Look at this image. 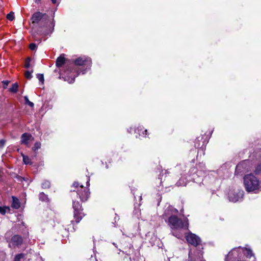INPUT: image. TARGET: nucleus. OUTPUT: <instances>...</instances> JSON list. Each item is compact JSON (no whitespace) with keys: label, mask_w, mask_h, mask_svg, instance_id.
Listing matches in <instances>:
<instances>
[{"label":"nucleus","mask_w":261,"mask_h":261,"mask_svg":"<svg viewBox=\"0 0 261 261\" xmlns=\"http://www.w3.org/2000/svg\"><path fill=\"white\" fill-rule=\"evenodd\" d=\"M74 67L72 66L65 67L63 78L69 84L73 83L74 79L81 73L85 74L90 70L92 65V61L90 58L87 56H81L73 60Z\"/></svg>","instance_id":"obj_1"},{"label":"nucleus","mask_w":261,"mask_h":261,"mask_svg":"<svg viewBox=\"0 0 261 261\" xmlns=\"http://www.w3.org/2000/svg\"><path fill=\"white\" fill-rule=\"evenodd\" d=\"M244 184L246 190L248 192L257 193L261 188V182L252 173L244 177Z\"/></svg>","instance_id":"obj_2"},{"label":"nucleus","mask_w":261,"mask_h":261,"mask_svg":"<svg viewBox=\"0 0 261 261\" xmlns=\"http://www.w3.org/2000/svg\"><path fill=\"white\" fill-rule=\"evenodd\" d=\"M168 223L172 229L187 230L189 227L188 220L187 218L181 219L177 217L176 215H171L169 217Z\"/></svg>","instance_id":"obj_3"},{"label":"nucleus","mask_w":261,"mask_h":261,"mask_svg":"<svg viewBox=\"0 0 261 261\" xmlns=\"http://www.w3.org/2000/svg\"><path fill=\"white\" fill-rule=\"evenodd\" d=\"M79 186V184L77 182H74L73 184V188L76 189V191L74 189L71 190L73 192L72 195L76 194L81 201H86L88 198L89 192L83 185L80 187Z\"/></svg>","instance_id":"obj_4"},{"label":"nucleus","mask_w":261,"mask_h":261,"mask_svg":"<svg viewBox=\"0 0 261 261\" xmlns=\"http://www.w3.org/2000/svg\"><path fill=\"white\" fill-rule=\"evenodd\" d=\"M244 191L239 188L230 190L228 193V199L230 201L236 202L242 200Z\"/></svg>","instance_id":"obj_5"},{"label":"nucleus","mask_w":261,"mask_h":261,"mask_svg":"<svg viewBox=\"0 0 261 261\" xmlns=\"http://www.w3.org/2000/svg\"><path fill=\"white\" fill-rule=\"evenodd\" d=\"M73 208L74 210V218L76 223H79L85 216L83 209L79 201L73 200Z\"/></svg>","instance_id":"obj_6"},{"label":"nucleus","mask_w":261,"mask_h":261,"mask_svg":"<svg viewBox=\"0 0 261 261\" xmlns=\"http://www.w3.org/2000/svg\"><path fill=\"white\" fill-rule=\"evenodd\" d=\"M186 238L188 243L194 246L199 245L201 243V239L195 234L189 232L186 235Z\"/></svg>","instance_id":"obj_7"},{"label":"nucleus","mask_w":261,"mask_h":261,"mask_svg":"<svg viewBox=\"0 0 261 261\" xmlns=\"http://www.w3.org/2000/svg\"><path fill=\"white\" fill-rule=\"evenodd\" d=\"M240 247L233 249L227 255L225 261H233L239 256Z\"/></svg>","instance_id":"obj_8"},{"label":"nucleus","mask_w":261,"mask_h":261,"mask_svg":"<svg viewBox=\"0 0 261 261\" xmlns=\"http://www.w3.org/2000/svg\"><path fill=\"white\" fill-rule=\"evenodd\" d=\"M23 242V239L22 237L19 235H14L11 238V241L9 244L10 247H15V246H19L22 244Z\"/></svg>","instance_id":"obj_9"},{"label":"nucleus","mask_w":261,"mask_h":261,"mask_svg":"<svg viewBox=\"0 0 261 261\" xmlns=\"http://www.w3.org/2000/svg\"><path fill=\"white\" fill-rule=\"evenodd\" d=\"M178 213V210L171 205L168 206V207L165 210L164 213L163 215L164 217H166L169 218L171 215H175ZM166 220V218H164Z\"/></svg>","instance_id":"obj_10"},{"label":"nucleus","mask_w":261,"mask_h":261,"mask_svg":"<svg viewBox=\"0 0 261 261\" xmlns=\"http://www.w3.org/2000/svg\"><path fill=\"white\" fill-rule=\"evenodd\" d=\"M45 15V14H43L40 12H37L35 13L32 17V20L33 23H38L39 22V21Z\"/></svg>","instance_id":"obj_11"},{"label":"nucleus","mask_w":261,"mask_h":261,"mask_svg":"<svg viewBox=\"0 0 261 261\" xmlns=\"http://www.w3.org/2000/svg\"><path fill=\"white\" fill-rule=\"evenodd\" d=\"M32 137V135L28 133H25L23 134L21 137V144L28 145L29 144V141Z\"/></svg>","instance_id":"obj_12"},{"label":"nucleus","mask_w":261,"mask_h":261,"mask_svg":"<svg viewBox=\"0 0 261 261\" xmlns=\"http://www.w3.org/2000/svg\"><path fill=\"white\" fill-rule=\"evenodd\" d=\"M241 249L243 250V251L244 252L245 255L247 258L250 259L252 258V259L251 261H255L254 254L253 253L252 251L250 249L247 248Z\"/></svg>","instance_id":"obj_13"},{"label":"nucleus","mask_w":261,"mask_h":261,"mask_svg":"<svg viewBox=\"0 0 261 261\" xmlns=\"http://www.w3.org/2000/svg\"><path fill=\"white\" fill-rule=\"evenodd\" d=\"M136 133L139 135V136L144 137L147 135V129H144L142 126H139L137 129L135 130Z\"/></svg>","instance_id":"obj_14"},{"label":"nucleus","mask_w":261,"mask_h":261,"mask_svg":"<svg viewBox=\"0 0 261 261\" xmlns=\"http://www.w3.org/2000/svg\"><path fill=\"white\" fill-rule=\"evenodd\" d=\"M11 206L14 208H19L20 206L19 199L14 196H12V203Z\"/></svg>","instance_id":"obj_15"},{"label":"nucleus","mask_w":261,"mask_h":261,"mask_svg":"<svg viewBox=\"0 0 261 261\" xmlns=\"http://www.w3.org/2000/svg\"><path fill=\"white\" fill-rule=\"evenodd\" d=\"M65 59L64 57L60 56L56 61V65L58 67H62L65 63Z\"/></svg>","instance_id":"obj_16"},{"label":"nucleus","mask_w":261,"mask_h":261,"mask_svg":"<svg viewBox=\"0 0 261 261\" xmlns=\"http://www.w3.org/2000/svg\"><path fill=\"white\" fill-rule=\"evenodd\" d=\"M39 198L40 200L42 201H48V199L47 195L45 194L44 193L41 192L39 195Z\"/></svg>","instance_id":"obj_17"},{"label":"nucleus","mask_w":261,"mask_h":261,"mask_svg":"<svg viewBox=\"0 0 261 261\" xmlns=\"http://www.w3.org/2000/svg\"><path fill=\"white\" fill-rule=\"evenodd\" d=\"M18 85L17 83L13 84L10 88L9 91L12 93H16L18 91Z\"/></svg>","instance_id":"obj_18"},{"label":"nucleus","mask_w":261,"mask_h":261,"mask_svg":"<svg viewBox=\"0 0 261 261\" xmlns=\"http://www.w3.org/2000/svg\"><path fill=\"white\" fill-rule=\"evenodd\" d=\"M24 257V254L23 253H20L17 254L14 258V261H23Z\"/></svg>","instance_id":"obj_19"},{"label":"nucleus","mask_w":261,"mask_h":261,"mask_svg":"<svg viewBox=\"0 0 261 261\" xmlns=\"http://www.w3.org/2000/svg\"><path fill=\"white\" fill-rule=\"evenodd\" d=\"M50 183L49 181L47 180H45L41 184V186L43 189H48L50 187Z\"/></svg>","instance_id":"obj_20"},{"label":"nucleus","mask_w":261,"mask_h":261,"mask_svg":"<svg viewBox=\"0 0 261 261\" xmlns=\"http://www.w3.org/2000/svg\"><path fill=\"white\" fill-rule=\"evenodd\" d=\"M41 146V143H40V142H36L35 143V144H34V145L33 147L32 148V149H33V150L34 151H37V150H38L39 149H40V148Z\"/></svg>","instance_id":"obj_21"},{"label":"nucleus","mask_w":261,"mask_h":261,"mask_svg":"<svg viewBox=\"0 0 261 261\" xmlns=\"http://www.w3.org/2000/svg\"><path fill=\"white\" fill-rule=\"evenodd\" d=\"M10 208L9 207H2L0 206V213L4 215L6 212L9 211Z\"/></svg>","instance_id":"obj_22"},{"label":"nucleus","mask_w":261,"mask_h":261,"mask_svg":"<svg viewBox=\"0 0 261 261\" xmlns=\"http://www.w3.org/2000/svg\"><path fill=\"white\" fill-rule=\"evenodd\" d=\"M24 99L25 103L26 105H29L31 107H34V105L33 102H32L29 100L28 97L27 96H25L24 97Z\"/></svg>","instance_id":"obj_23"},{"label":"nucleus","mask_w":261,"mask_h":261,"mask_svg":"<svg viewBox=\"0 0 261 261\" xmlns=\"http://www.w3.org/2000/svg\"><path fill=\"white\" fill-rule=\"evenodd\" d=\"M22 156H23V162L25 164L27 165V164H31V160L28 156L22 155Z\"/></svg>","instance_id":"obj_24"},{"label":"nucleus","mask_w":261,"mask_h":261,"mask_svg":"<svg viewBox=\"0 0 261 261\" xmlns=\"http://www.w3.org/2000/svg\"><path fill=\"white\" fill-rule=\"evenodd\" d=\"M254 173L256 175H260L261 174V164L258 165L255 168L254 170Z\"/></svg>","instance_id":"obj_25"},{"label":"nucleus","mask_w":261,"mask_h":261,"mask_svg":"<svg viewBox=\"0 0 261 261\" xmlns=\"http://www.w3.org/2000/svg\"><path fill=\"white\" fill-rule=\"evenodd\" d=\"M33 72V71H26L24 73L25 77L30 80L32 77V73Z\"/></svg>","instance_id":"obj_26"},{"label":"nucleus","mask_w":261,"mask_h":261,"mask_svg":"<svg viewBox=\"0 0 261 261\" xmlns=\"http://www.w3.org/2000/svg\"><path fill=\"white\" fill-rule=\"evenodd\" d=\"M7 18L10 21H12L14 18V13L11 12L10 13L8 14Z\"/></svg>","instance_id":"obj_27"},{"label":"nucleus","mask_w":261,"mask_h":261,"mask_svg":"<svg viewBox=\"0 0 261 261\" xmlns=\"http://www.w3.org/2000/svg\"><path fill=\"white\" fill-rule=\"evenodd\" d=\"M37 78L38 79L39 81L40 82H42V83H43L44 76H43V74H37Z\"/></svg>","instance_id":"obj_28"},{"label":"nucleus","mask_w":261,"mask_h":261,"mask_svg":"<svg viewBox=\"0 0 261 261\" xmlns=\"http://www.w3.org/2000/svg\"><path fill=\"white\" fill-rule=\"evenodd\" d=\"M30 66V59H27L25 63V67L27 68H29Z\"/></svg>","instance_id":"obj_29"},{"label":"nucleus","mask_w":261,"mask_h":261,"mask_svg":"<svg viewBox=\"0 0 261 261\" xmlns=\"http://www.w3.org/2000/svg\"><path fill=\"white\" fill-rule=\"evenodd\" d=\"M2 83L3 84L4 88L6 89L9 83V81H3L2 82Z\"/></svg>","instance_id":"obj_30"},{"label":"nucleus","mask_w":261,"mask_h":261,"mask_svg":"<svg viewBox=\"0 0 261 261\" xmlns=\"http://www.w3.org/2000/svg\"><path fill=\"white\" fill-rule=\"evenodd\" d=\"M54 24H53V27L52 29L48 32H44L43 33L44 35H47L50 33H51L54 31Z\"/></svg>","instance_id":"obj_31"},{"label":"nucleus","mask_w":261,"mask_h":261,"mask_svg":"<svg viewBox=\"0 0 261 261\" xmlns=\"http://www.w3.org/2000/svg\"><path fill=\"white\" fill-rule=\"evenodd\" d=\"M36 44L35 43H31L30 45V48L32 50H34L36 49Z\"/></svg>","instance_id":"obj_32"},{"label":"nucleus","mask_w":261,"mask_h":261,"mask_svg":"<svg viewBox=\"0 0 261 261\" xmlns=\"http://www.w3.org/2000/svg\"><path fill=\"white\" fill-rule=\"evenodd\" d=\"M173 235L175 237H176V238H177L178 239H180L182 237V236L181 234H176L174 232H173Z\"/></svg>","instance_id":"obj_33"},{"label":"nucleus","mask_w":261,"mask_h":261,"mask_svg":"<svg viewBox=\"0 0 261 261\" xmlns=\"http://www.w3.org/2000/svg\"><path fill=\"white\" fill-rule=\"evenodd\" d=\"M177 185L178 186H186V183H182L181 184V180H179L177 182Z\"/></svg>","instance_id":"obj_34"},{"label":"nucleus","mask_w":261,"mask_h":261,"mask_svg":"<svg viewBox=\"0 0 261 261\" xmlns=\"http://www.w3.org/2000/svg\"><path fill=\"white\" fill-rule=\"evenodd\" d=\"M5 143V141L4 140H1L0 141V143L1 144L2 146L4 145Z\"/></svg>","instance_id":"obj_35"},{"label":"nucleus","mask_w":261,"mask_h":261,"mask_svg":"<svg viewBox=\"0 0 261 261\" xmlns=\"http://www.w3.org/2000/svg\"><path fill=\"white\" fill-rule=\"evenodd\" d=\"M87 179H88V180H87V183H86L87 186H89V185H90V184H89L90 178H89V177H87Z\"/></svg>","instance_id":"obj_36"},{"label":"nucleus","mask_w":261,"mask_h":261,"mask_svg":"<svg viewBox=\"0 0 261 261\" xmlns=\"http://www.w3.org/2000/svg\"><path fill=\"white\" fill-rule=\"evenodd\" d=\"M127 130L129 133H131L132 131L133 130V128L132 127H130L129 129H128Z\"/></svg>","instance_id":"obj_37"},{"label":"nucleus","mask_w":261,"mask_h":261,"mask_svg":"<svg viewBox=\"0 0 261 261\" xmlns=\"http://www.w3.org/2000/svg\"><path fill=\"white\" fill-rule=\"evenodd\" d=\"M51 1L53 4H56L57 3V0H51Z\"/></svg>","instance_id":"obj_38"},{"label":"nucleus","mask_w":261,"mask_h":261,"mask_svg":"<svg viewBox=\"0 0 261 261\" xmlns=\"http://www.w3.org/2000/svg\"><path fill=\"white\" fill-rule=\"evenodd\" d=\"M193 177L192 178V179H193L194 180H195L196 179V178H195V175H194V174L193 175Z\"/></svg>","instance_id":"obj_39"},{"label":"nucleus","mask_w":261,"mask_h":261,"mask_svg":"<svg viewBox=\"0 0 261 261\" xmlns=\"http://www.w3.org/2000/svg\"><path fill=\"white\" fill-rule=\"evenodd\" d=\"M203 148H201V149H200L199 150H198V154L199 153L200 151H203Z\"/></svg>","instance_id":"obj_40"},{"label":"nucleus","mask_w":261,"mask_h":261,"mask_svg":"<svg viewBox=\"0 0 261 261\" xmlns=\"http://www.w3.org/2000/svg\"><path fill=\"white\" fill-rule=\"evenodd\" d=\"M202 255V253H201L200 254H199L198 256L199 257V258L201 257V256Z\"/></svg>","instance_id":"obj_41"},{"label":"nucleus","mask_w":261,"mask_h":261,"mask_svg":"<svg viewBox=\"0 0 261 261\" xmlns=\"http://www.w3.org/2000/svg\"><path fill=\"white\" fill-rule=\"evenodd\" d=\"M199 174H201V176H202V173H201V171H199Z\"/></svg>","instance_id":"obj_42"},{"label":"nucleus","mask_w":261,"mask_h":261,"mask_svg":"<svg viewBox=\"0 0 261 261\" xmlns=\"http://www.w3.org/2000/svg\"><path fill=\"white\" fill-rule=\"evenodd\" d=\"M113 245H114L116 247H117V246H116V244L115 243H113Z\"/></svg>","instance_id":"obj_43"},{"label":"nucleus","mask_w":261,"mask_h":261,"mask_svg":"<svg viewBox=\"0 0 261 261\" xmlns=\"http://www.w3.org/2000/svg\"><path fill=\"white\" fill-rule=\"evenodd\" d=\"M132 247H133V246H132V245H130V248H132Z\"/></svg>","instance_id":"obj_44"}]
</instances>
